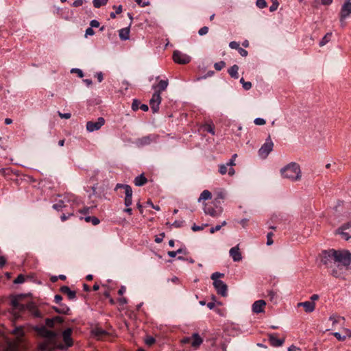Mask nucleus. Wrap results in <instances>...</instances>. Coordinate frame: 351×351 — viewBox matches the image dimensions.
Masks as SVG:
<instances>
[{
	"mask_svg": "<svg viewBox=\"0 0 351 351\" xmlns=\"http://www.w3.org/2000/svg\"><path fill=\"white\" fill-rule=\"evenodd\" d=\"M321 262L330 269V274L335 277L345 278L351 275V254L348 251L329 250L324 251Z\"/></svg>",
	"mask_w": 351,
	"mask_h": 351,
	"instance_id": "obj_1",
	"label": "nucleus"
},
{
	"mask_svg": "<svg viewBox=\"0 0 351 351\" xmlns=\"http://www.w3.org/2000/svg\"><path fill=\"white\" fill-rule=\"evenodd\" d=\"M34 330L40 338L38 345L39 350L52 351L57 348H63L58 341L56 332L48 330L45 326H36Z\"/></svg>",
	"mask_w": 351,
	"mask_h": 351,
	"instance_id": "obj_2",
	"label": "nucleus"
},
{
	"mask_svg": "<svg viewBox=\"0 0 351 351\" xmlns=\"http://www.w3.org/2000/svg\"><path fill=\"white\" fill-rule=\"evenodd\" d=\"M168 84L169 83L167 80H161L157 85H153L152 88L155 90V92L149 100V105L153 113L158 112L159 106L162 100L160 93L166 90Z\"/></svg>",
	"mask_w": 351,
	"mask_h": 351,
	"instance_id": "obj_3",
	"label": "nucleus"
},
{
	"mask_svg": "<svg viewBox=\"0 0 351 351\" xmlns=\"http://www.w3.org/2000/svg\"><path fill=\"white\" fill-rule=\"evenodd\" d=\"M283 178L291 181L300 180L302 177L300 165L296 162H291L280 170Z\"/></svg>",
	"mask_w": 351,
	"mask_h": 351,
	"instance_id": "obj_4",
	"label": "nucleus"
},
{
	"mask_svg": "<svg viewBox=\"0 0 351 351\" xmlns=\"http://www.w3.org/2000/svg\"><path fill=\"white\" fill-rule=\"evenodd\" d=\"M12 307H36L31 293L18 294L11 298Z\"/></svg>",
	"mask_w": 351,
	"mask_h": 351,
	"instance_id": "obj_5",
	"label": "nucleus"
},
{
	"mask_svg": "<svg viewBox=\"0 0 351 351\" xmlns=\"http://www.w3.org/2000/svg\"><path fill=\"white\" fill-rule=\"evenodd\" d=\"M223 276V274L217 271L212 274L210 278L213 280V284L217 293L225 297L227 295L228 286L226 283L219 279Z\"/></svg>",
	"mask_w": 351,
	"mask_h": 351,
	"instance_id": "obj_6",
	"label": "nucleus"
},
{
	"mask_svg": "<svg viewBox=\"0 0 351 351\" xmlns=\"http://www.w3.org/2000/svg\"><path fill=\"white\" fill-rule=\"evenodd\" d=\"M274 143L271 139L270 135L268 136L265 143L258 150V155L261 158H266L269 153L273 150Z\"/></svg>",
	"mask_w": 351,
	"mask_h": 351,
	"instance_id": "obj_7",
	"label": "nucleus"
},
{
	"mask_svg": "<svg viewBox=\"0 0 351 351\" xmlns=\"http://www.w3.org/2000/svg\"><path fill=\"white\" fill-rule=\"evenodd\" d=\"M202 342V338L197 333H194L191 337H186L182 339V343H190L195 348H198Z\"/></svg>",
	"mask_w": 351,
	"mask_h": 351,
	"instance_id": "obj_8",
	"label": "nucleus"
},
{
	"mask_svg": "<svg viewBox=\"0 0 351 351\" xmlns=\"http://www.w3.org/2000/svg\"><path fill=\"white\" fill-rule=\"evenodd\" d=\"M173 60L176 63L186 64L191 62V58L187 54L183 53L178 50H176L173 53Z\"/></svg>",
	"mask_w": 351,
	"mask_h": 351,
	"instance_id": "obj_9",
	"label": "nucleus"
},
{
	"mask_svg": "<svg viewBox=\"0 0 351 351\" xmlns=\"http://www.w3.org/2000/svg\"><path fill=\"white\" fill-rule=\"evenodd\" d=\"M105 123V119L103 117H99L96 121H88L86 123V130L89 132H93L99 130Z\"/></svg>",
	"mask_w": 351,
	"mask_h": 351,
	"instance_id": "obj_10",
	"label": "nucleus"
},
{
	"mask_svg": "<svg viewBox=\"0 0 351 351\" xmlns=\"http://www.w3.org/2000/svg\"><path fill=\"white\" fill-rule=\"evenodd\" d=\"M351 14V2L348 0L342 5L341 10L340 22L342 26L345 25L344 20Z\"/></svg>",
	"mask_w": 351,
	"mask_h": 351,
	"instance_id": "obj_11",
	"label": "nucleus"
},
{
	"mask_svg": "<svg viewBox=\"0 0 351 351\" xmlns=\"http://www.w3.org/2000/svg\"><path fill=\"white\" fill-rule=\"evenodd\" d=\"M158 136L154 134H149L138 138L136 143L138 146H145L149 145L152 142H156Z\"/></svg>",
	"mask_w": 351,
	"mask_h": 351,
	"instance_id": "obj_12",
	"label": "nucleus"
},
{
	"mask_svg": "<svg viewBox=\"0 0 351 351\" xmlns=\"http://www.w3.org/2000/svg\"><path fill=\"white\" fill-rule=\"evenodd\" d=\"M204 212L206 215H209L211 217H219L221 214L222 208L220 206H216V208H215L211 206L204 204Z\"/></svg>",
	"mask_w": 351,
	"mask_h": 351,
	"instance_id": "obj_13",
	"label": "nucleus"
},
{
	"mask_svg": "<svg viewBox=\"0 0 351 351\" xmlns=\"http://www.w3.org/2000/svg\"><path fill=\"white\" fill-rule=\"evenodd\" d=\"M72 330L71 328H67L62 332V338L64 342L66 345V347H71L73 345V340L71 338Z\"/></svg>",
	"mask_w": 351,
	"mask_h": 351,
	"instance_id": "obj_14",
	"label": "nucleus"
},
{
	"mask_svg": "<svg viewBox=\"0 0 351 351\" xmlns=\"http://www.w3.org/2000/svg\"><path fill=\"white\" fill-rule=\"evenodd\" d=\"M230 256L234 262H239L242 259V256L239 252V245L234 246L230 250Z\"/></svg>",
	"mask_w": 351,
	"mask_h": 351,
	"instance_id": "obj_15",
	"label": "nucleus"
},
{
	"mask_svg": "<svg viewBox=\"0 0 351 351\" xmlns=\"http://www.w3.org/2000/svg\"><path fill=\"white\" fill-rule=\"evenodd\" d=\"M269 341L270 344L275 347L281 346L284 343V339H279L276 333L270 334Z\"/></svg>",
	"mask_w": 351,
	"mask_h": 351,
	"instance_id": "obj_16",
	"label": "nucleus"
},
{
	"mask_svg": "<svg viewBox=\"0 0 351 351\" xmlns=\"http://www.w3.org/2000/svg\"><path fill=\"white\" fill-rule=\"evenodd\" d=\"M60 291L66 294L69 300H74L76 298V292L75 291H72L67 286H62L60 288Z\"/></svg>",
	"mask_w": 351,
	"mask_h": 351,
	"instance_id": "obj_17",
	"label": "nucleus"
},
{
	"mask_svg": "<svg viewBox=\"0 0 351 351\" xmlns=\"http://www.w3.org/2000/svg\"><path fill=\"white\" fill-rule=\"evenodd\" d=\"M339 234H341L342 237L346 240H348L351 238V223L342 227L341 231L339 232Z\"/></svg>",
	"mask_w": 351,
	"mask_h": 351,
	"instance_id": "obj_18",
	"label": "nucleus"
},
{
	"mask_svg": "<svg viewBox=\"0 0 351 351\" xmlns=\"http://www.w3.org/2000/svg\"><path fill=\"white\" fill-rule=\"evenodd\" d=\"M147 182V179L145 177L144 174L142 173L134 178V183L137 186H141L145 185Z\"/></svg>",
	"mask_w": 351,
	"mask_h": 351,
	"instance_id": "obj_19",
	"label": "nucleus"
},
{
	"mask_svg": "<svg viewBox=\"0 0 351 351\" xmlns=\"http://www.w3.org/2000/svg\"><path fill=\"white\" fill-rule=\"evenodd\" d=\"M119 36L121 40H127L129 39L130 36V28L125 27L121 29L119 31Z\"/></svg>",
	"mask_w": 351,
	"mask_h": 351,
	"instance_id": "obj_20",
	"label": "nucleus"
},
{
	"mask_svg": "<svg viewBox=\"0 0 351 351\" xmlns=\"http://www.w3.org/2000/svg\"><path fill=\"white\" fill-rule=\"evenodd\" d=\"M238 71H239V66L237 64H234L230 69H228V73L231 76V77H232L234 79H238L239 78Z\"/></svg>",
	"mask_w": 351,
	"mask_h": 351,
	"instance_id": "obj_21",
	"label": "nucleus"
},
{
	"mask_svg": "<svg viewBox=\"0 0 351 351\" xmlns=\"http://www.w3.org/2000/svg\"><path fill=\"white\" fill-rule=\"evenodd\" d=\"M92 332L93 335L98 339L104 338L107 335V332L104 330L98 328L94 329Z\"/></svg>",
	"mask_w": 351,
	"mask_h": 351,
	"instance_id": "obj_22",
	"label": "nucleus"
},
{
	"mask_svg": "<svg viewBox=\"0 0 351 351\" xmlns=\"http://www.w3.org/2000/svg\"><path fill=\"white\" fill-rule=\"evenodd\" d=\"M56 322H58V323L60 324L62 322V319L61 317H56L54 319H49V318L46 319V320H45L46 326H47L49 328H53L55 325Z\"/></svg>",
	"mask_w": 351,
	"mask_h": 351,
	"instance_id": "obj_23",
	"label": "nucleus"
},
{
	"mask_svg": "<svg viewBox=\"0 0 351 351\" xmlns=\"http://www.w3.org/2000/svg\"><path fill=\"white\" fill-rule=\"evenodd\" d=\"M212 194L208 190H204L201 193L199 197L198 198V202H200L202 200H208L211 199Z\"/></svg>",
	"mask_w": 351,
	"mask_h": 351,
	"instance_id": "obj_24",
	"label": "nucleus"
},
{
	"mask_svg": "<svg viewBox=\"0 0 351 351\" xmlns=\"http://www.w3.org/2000/svg\"><path fill=\"white\" fill-rule=\"evenodd\" d=\"M315 304L314 302H310V301L299 302L297 304V307H298V308H300V307L312 308V307H315Z\"/></svg>",
	"mask_w": 351,
	"mask_h": 351,
	"instance_id": "obj_25",
	"label": "nucleus"
},
{
	"mask_svg": "<svg viewBox=\"0 0 351 351\" xmlns=\"http://www.w3.org/2000/svg\"><path fill=\"white\" fill-rule=\"evenodd\" d=\"M332 36V33H327L319 42V46L322 47L326 45L330 40Z\"/></svg>",
	"mask_w": 351,
	"mask_h": 351,
	"instance_id": "obj_26",
	"label": "nucleus"
},
{
	"mask_svg": "<svg viewBox=\"0 0 351 351\" xmlns=\"http://www.w3.org/2000/svg\"><path fill=\"white\" fill-rule=\"evenodd\" d=\"M103 300H108L109 305H114V300L110 297V293L108 291H105L102 297Z\"/></svg>",
	"mask_w": 351,
	"mask_h": 351,
	"instance_id": "obj_27",
	"label": "nucleus"
},
{
	"mask_svg": "<svg viewBox=\"0 0 351 351\" xmlns=\"http://www.w3.org/2000/svg\"><path fill=\"white\" fill-rule=\"evenodd\" d=\"M84 219L86 222H91L94 226L98 225L100 222L99 219L96 217L87 216Z\"/></svg>",
	"mask_w": 351,
	"mask_h": 351,
	"instance_id": "obj_28",
	"label": "nucleus"
},
{
	"mask_svg": "<svg viewBox=\"0 0 351 351\" xmlns=\"http://www.w3.org/2000/svg\"><path fill=\"white\" fill-rule=\"evenodd\" d=\"M343 317L332 315L329 317V321L332 322V325L334 326L335 324L340 322L341 320H343Z\"/></svg>",
	"mask_w": 351,
	"mask_h": 351,
	"instance_id": "obj_29",
	"label": "nucleus"
},
{
	"mask_svg": "<svg viewBox=\"0 0 351 351\" xmlns=\"http://www.w3.org/2000/svg\"><path fill=\"white\" fill-rule=\"evenodd\" d=\"M13 173L10 168H3L0 169V173L4 177L8 178Z\"/></svg>",
	"mask_w": 351,
	"mask_h": 351,
	"instance_id": "obj_30",
	"label": "nucleus"
},
{
	"mask_svg": "<svg viewBox=\"0 0 351 351\" xmlns=\"http://www.w3.org/2000/svg\"><path fill=\"white\" fill-rule=\"evenodd\" d=\"M108 0H93V3L95 8H99L107 3Z\"/></svg>",
	"mask_w": 351,
	"mask_h": 351,
	"instance_id": "obj_31",
	"label": "nucleus"
},
{
	"mask_svg": "<svg viewBox=\"0 0 351 351\" xmlns=\"http://www.w3.org/2000/svg\"><path fill=\"white\" fill-rule=\"evenodd\" d=\"M266 302L264 300H256L254 302L252 307L253 308H261L266 305Z\"/></svg>",
	"mask_w": 351,
	"mask_h": 351,
	"instance_id": "obj_32",
	"label": "nucleus"
},
{
	"mask_svg": "<svg viewBox=\"0 0 351 351\" xmlns=\"http://www.w3.org/2000/svg\"><path fill=\"white\" fill-rule=\"evenodd\" d=\"M203 128H204V131H206V132L212 134L213 135L215 134V127L213 125L206 124L205 125H204Z\"/></svg>",
	"mask_w": 351,
	"mask_h": 351,
	"instance_id": "obj_33",
	"label": "nucleus"
},
{
	"mask_svg": "<svg viewBox=\"0 0 351 351\" xmlns=\"http://www.w3.org/2000/svg\"><path fill=\"white\" fill-rule=\"evenodd\" d=\"M64 206V202L63 200H60L58 203L53 205V208L56 210H61Z\"/></svg>",
	"mask_w": 351,
	"mask_h": 351,
	"instance_id": "obj_34",
	"label": "nucleus"
},
{
	"mask_svg": "<svg viewBox=\"0 0 351 351\" xmlns=\"http://www.w3.org/2000/svg\"><path fill=\"white\" fill-rule=\"evenodd\" d=\"M141 106V103L138 99H133L132 104V109L134 111H136L139 109Z\"/></svg>",
	"mask_w": 351,
	"mask_h": 351,
	"instance_id": "obj_35",
	"label": "nucleus"
},
{
	"mask_svg": "<svg viewBox=\"0 0 351 351\" xmlns=\"http://www.w3.org/2000/svg\"><path fill=\"white\" fill-rule=\"evenodd\" d=\"M226 65V63L224 61H220L218 62L215 63L214 67L217 71H221Z\"/></svg>",
	"mask_w": 351,
	"mask_h": 351,
	"instance_id": "obj_36",
	"label": "nucleus"
},
{
	"mask_svg": "<svg viewBox=\"0 0 351 351\" xmlns=\"http://www.w3.org/2000/svg\"><path fill=\"white\" fill-rule=\"evenodd\" d=\"M208 226V224L207 223H205V224H202V226H197L195 224H194L192 227H191V229L194 232H196V231H199V230H204V228L205 227Z\"/></svg>",
	"mask_w": 351,
	"mask_h": 351,
	"instance_id": "obj_37",
	"label": "nucleus"
},
{
	"mask_svg": "<svg viewBox=\"0 0 351 351\" xmlns=\"http://www.w3.org/2000/svg\"><path fill=\"white\" fill-rule=\"evenodd\" d=\"M125 197L132 198V189L130 185L128 186H125Z\"/></svg>",
	"mask_w": 351,
	"mask_h": 351,
	"instance_id": "obj_38",
	"label": "nucleus"
},
{
	"mask_svg": "<svg viewBox=\"0 0 351 351\" xmlns=\"http://www.w3.org/2000/svg\"><path fill=\"white\" fill-rule=\"evenodd\" d=\"M279 3L277 0H272V4L269 8L270 12H274L278 9Z\"/></svg>",
	"mask_w": 351,
	"mask_h": 351,
	"instance_id": "obj_39",
	"label": "nucleus"
},
{
	"mask_svg": "<svg viewBox=\"0 0 351 351\" xmlns=\"http://www.w3.org/2000/svg\"><path fill=\"white\" fill-rule=\"evenodd\" d=\"M274 236L273 232H268L267 234V245H271L274 243V241L272 239V237Z\"/></svg>",
	"mask_w": 351,
	"mask_h": 351,
	"instance_id": "obj_40",
	"label": "nucleus"
},
{
	"mask_svg": "<svg viewBox=\"0 0 351 351\" xmlns=\"http://www.w3.org/2000/svg\"><path fill=\"white\" fill-rule=\"evenodd\" d=\"M25 281V276L23 274H19L14 280V284H21Z\"/></svg>",
	"mask_w": 351,
	"mask_h": 351,
	"instance_id": "obj_41",
	"label": "nucleus"
},
{
	"mask_svg": "<svg viewBox=\"0 0 351 351\" xmlns=\"http://www.w3.org/2000/svg\"><path fill=\"white\" fill-rule=\"evenodd\" d=\"M256 6L259 8H264L267 7V2L265 0H256Z\"/></svg>",
	"mask_w": 351,
	"mask_h": 351,
	"instance_id": "obj_42",
	"label": "nucleus"
},
{
	"mask_svg": "<svg viewBox=\"0 0 351 351\" xmlns=\"http://www.w3.org/2000/svg\"><path fill=\"white\" fill-rule=\"evenodd\" d=\"M13 334L17 335L18 337H22L23 335V330L21 327L16 328L13 330Z\"/></svg>",
	"mask_w": 351,
	"mask_h": 351,
	"instance_id": "obj_43",
	"label": "nucleus"
},
{
	"mask_svg": "<svg viewBox=\"0 0 351 351\" xmlns=\"http://www.w3.org/2000/svg\"><path fill=\"white\" fill-rule=\"evenodd\" d=\"M269 296L271 301L273 302V304L274 305L276 304H277L276 294L273 291H270L269 293Z\"/></svg>",
	"mask_w": 351,
	"mask_h": 351,
	"instance_id": "obj_44",
	"label": "nucleus"
},
{
	"mask_svg": "<svg viewBox=\"0 0 351 351\" xmlns=\"http://www.w3.org/2000/svg\"><path fill=\"white\" fill-rule=\"evenodd\" d=\"M208 27L207 26H204L200 28L198 31V34L199 36H204L208 32Z\"/></svg>",
	"mask_w": 351,
	"mask_h": 351,
	"instance_id": "obj_45",
	"label": "nucleus"
},
{
	"mask_svg": "<svg viewBox=\"0 0 351 351\" xmlns=\"http://www.w3.org/2000/svg\"><path fill=\"white\" fill-rule=\"evenodd\" d=\"M228 165H219V173L221 175H224L228 172Z\"/></svg>",
	"mask_w": 351,
	"mask_h": 351,
	"instance_id": "obj_46",
	"label": "nucleus"
},
{
	"mask_svg": "<svg viewBox=\"0 0 351 351\" xmlns=\"http://www.w3.org/2000/svg\"><path fill=\"white\" fill-rule=\"evenodd\" d=\"M155 341V339L151 336L147 337V339H145V343L149 346H151L153 344H154Z\"/></svg>",
	"mask_w": 351,
	"mask_h": 351,
	"instance_id": "obj_47",
	"label": "nucleus"
},
{
	"mask_svg": "<svg viewBox=\"0 0 351 351\" xmlns=\"http://www.w3.org/2000/svg\"><path fill=\"white\" fill-rule=\"evenodd\" d=\"M71 73H77L78 77H82L84 76V73H83L82 71L80 69H77V68L72 69L71 70Z\"/></svg>",
	"mask_w": 351,
	"mask_h": 351,
	"instance_id": "obj_48",
	"label": "nucleus"
},
{
	"mask_svg": "<svg viewBox=\"0 0 351 351\" xmlns=\"http://www.w3.org/2000/svg\"><path fill=\"white\" fill-rule=\"evenodd\" d=\"M254 123L257 125H263L265 124L266 121L263 118H256L254 121Z\"/></svg>",
	"mask_w": 351,
	"mask_h": 351,
	"instance_id": "obj_49",
	"label": "nucleus"
},
{
	"mask_svg": "<svg viewBox=\"0 0 351 351\" xmlns=\"http://www.w3.org/2000/svg\"><path fill=\"white\" fill-rule=\"evenodd\" d=\"M215 304H217L219 306H221L222 305V304L221 302H217L215 303V297L213 296V301L212 302H210L207 304V307H215Z\"/></svg>",
	"mask_w": 351,
	"mask_h": 351,
	"instance_id": "obj_50",
	"label": "nucleus"
},
{
	"mask_svg": "<svg viewBox=\"0 0 351 351\" xmlns=\"http://www.w3.org/2000/svg\"><path fill=\"white\" fill-rule=\"evenodd\" d=\"M229 47L231 48V49H237L240 47L239 46V43L236 42V41H231L230 43H229Z\"/></svg>",
	"mask_w": 351,
	"mask_h": 351,
	"instance_id": "obj_51",
	"label": "nucleus"
},
{
	"mask_svg": "<svg viewBox=\"0 0 351 351\" xmlns=\"http://www.w3.org/2000/svg\"><path fill=\"white\" fill-rule=\"evenodd\" d=\"M95 34V31L92 27H88L86 29L85 32V37L86 38L88 36H93Z\"/></svg>",
	"mask_w": 351,
	"mask_h": 351,
	"instance_id": "obj_52",
	"label": "nucleus"
},
{
	"mask_svg": "<svg viewBox=\"0 0 351 351\" xmlns=\"http://www.w3.org/2000/svg\"><path fill=\"white\" fill-rule=\"evenodd\" d=\"M136 3L142 8L149 5V1H143V0H136Z\"/></svg>",
	"mask_w": 351,
	"mask_h": 351,
	"instance_id": "obj_53",
	"label": "nucleus"
},
{
	"mask_svg": "<svg viewBox=\"0 0 351 351\" xmlns=\"http://www.w3.org/2000/svg\"><path fill=\"white\" fill-rule=\"evenodd\" d=\"M84 2H86L85 0H75L73 3L72 5L73 7H80V6L82 5Z\"/></svg>",
	"mask_w": 351,
	"mask_h": 351,
	"instance_id": "obj_54",
	"label": "nucleus"
},
{
	"mask_svg": "<svg viewBox=\"0 0 351 351\" xmlns=\"http://www.w3.org/2000/svg\"><path fill=\"white\" fill-rule=\"evenodd\" d=\"M99 22L95 19H93L90 22V27H99Z\"/></svg>",
	"mask_w": 351,
	"mask_h": 351,
	"instance_id": "obj_55",
	"label": "nucleus"
},
{
	"mask_svg": "<svg viewBox=\"0 0 351 351\" xmlns=\"http://www.w3.org/2000/svg\"><path fill=\"white\" fill-rule=\"evenodd\" d=\"M58 115L62 119H68L71 118V113H62L60 112H58Z\"/></svg>",
	"mask_w": 351,
	"mask_h": 351,
	"instance_id": "obj_56",
	"label": "nucleus"
},
{
	"mask_svg": "<svg viewBox=\"0 0 351 351\" xmlns=\"http://www.w3.org/2000/svg\"><path fill=\"white\" fill-rule=\"evenodd\" d=\"M238 51H239V54L243 57H246L248 54L247 51L241 47H239L238 49Z\"/></svg>",
	"mask_w": 351,
	"mask_h": 351,
	"instance_id": "obj_57",
	"label": "nucleus"
},
{
	"mask_svg": "<svg viewBox=\"0 0 351 351\" xmlns=\"http://www.w3.org/2000/svg\"><path fill=\"white\" fill-rule=\"evenodd\" d=\"M132 204V198L125 197L124 204L126 207H129Z\"/></svg>",
	"mask_w": 351,
	"mask_h": 351,
	"instance_id": "obj_58",
	"label": "nucleus"
},
{
	"mask_svg": "<svg viewBox=\"0 0 351 351\" xmlns=\"http://www.w3.org/2000/svg\"><path fill=\"white\" fill-rule=\"evenodd\" d=\"M118 303L121 306H123L128 303V300L125 298H120L118 299Z\"/></svg>",
	"mask_w": 351,
	"mask_h": 351,
	"instance_id": "obj_59",
	"label": "nucleus"
},
{
	"mask_svg": "<svg viewBox=\"0 0 351 351\" xmlns=\"http://www.w3.org/2000/svg\"><path fill=\"white\" fill-rule=\"evenodd\" d=\"M243 88L246 90H250L252 88V83L250 82L243 83Z\"/></svg>",
	"mask_w": 351,
	"mask_h": 351,
	"instance_id": "obj_60",
	"label": "nucleus"
},
{
	"mask_svg": "<svg viewBox=\"0 0 351 351\" xmlns=\"http://www.w3.org/2000/svg\"><path fill=\"white\" fill-rule=\"evenodd\" d=\"M221 228V226L217 225L215 227H213L210 229V233L213 234L215 232L220 230Z\"/></svg>",
	"mask_w": 351,
	"mask_h": 351,
	"instance_id": "obj_61",
	"label": "nucleus"
},
{
	"mask_svg": "<svg viewBox=\"0 0 351 351\" xmlns=\"http://www.w3.org/2000/svg\"><path fill=\"white\" fill-rule=\"evenodd\" d=\"M165 234L164 232L160 234V237H156L155 239V242L157 243H160L163 240V238L165 237Z\"/></svg>",
	"mask_w": 351,
	"mask_h": 351,
	"instance_id": "obj_62",
	"label": "nucleus"
},
{
	"mask_svg": "<svg viewBox=\"0 0 351 351\" xmlns=\"http://www.w3.org/2000/svg\"><path fill=\"white\" fill-rule=\"evenodd\" d=\"M333 335L339 341H343L346 339V337H342L339 332H335L333 333Z\"/></svg>",
	"mask_w": 351,
	"mask_h": 351,
	"instance_id": "obj_63",
	"label": "nucleus"
},
{
	"mask_svg": "<svg viewBox=\"0 0 351 351\" xmlns=\"http://www.w3.org/2000/svg\"><path fill=\"white\" fill-rule=\"evenodd\" d=\"M183 225V221H175L173 223H172V226L176 227V228H180L182 227Z\"/></svg>",
	"mask_w": 351,
	"mask_h": 351,
	"instance_id": "obj_64",
	"label": "nucleus"
}]
</instances>
